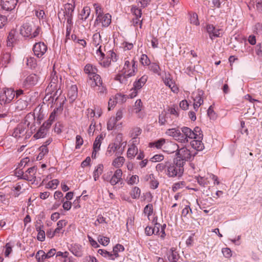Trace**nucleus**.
Masks as SVG:
<instances>
[{"mask_svg": "<svg viewBox=\"0 0 262 262\" xmlns=\"http://www.w3.org/2000/svg\"><path fill=\"white\" fill-rule=\"evenodd\" d=\"M166 174L169 177H181L184 172L183 162H179L175 159L172 162L167 161Z\"/></svg>", "mask_w": 262, "mask_h": 262, "instance_id": "obj_1", "label": "nucleus"}, {"mask_svg": "<svg viewBox=\"0 0 262 262\" xmlns=\"http://www.w3.org/2000/svg\"><path fill=\"white\" fill-rule=\"evenodd\" d=\"M40 32V27L35 26L33 21L24 23L20 30V33L23 36L31 38L37 36Z\"/></svg>", "mask_w": 262, "mask_h": 262, "instance_id": "obj_2", "label": "nucleus"}, {"mask_svg": "<svg viewBox=\"0 0 262 262\" xmlns=\"http://www.w3.org/2000/svg\"><path fill=\"white\" fill-rule=\"evenodd\" d=\"M75 9V6L72 4L67 3L64 5V10L62 12L60 11L58 13L59 19H64L67 20V23H73L72 18L73 16V12Z\"/></svg>", "mask_w": 262, "mask_h": 262, "instance_id": "obj_3", "label": "nucleus"}, {"mask_svg": "<svg viewBox=\"0 0 262 262\" xmlns=\"http://www.w3.org/2000/svg\"><path fill=\"white\" fill-rule=\"evenodd\" d=\"M137 62L134 59H132L131 61L126 58L125 59L124 67L121 70L124 74H126L128 77H132L135 76L136 73L138 71Z\"/></svg>", "mask_w": 262, "mask_h": 262, "instance_id": "obj_4", "label": "nucleus"}, {"mask_svg": "<svg viewBox=\"0 0 262 262\" xmlns=\"http://www.w3.org/2000/svg\"><path fill=\"white\" fill-rule=\"evenodd\" d=\"M32 134V130L29 131L26 125L19 123L14 129L12 136L15 138H20L25 136V139L29 138Z\"/></svg>", "mask_w": 262, "mask_h": 262, "instance_id": "obj_5", "label": "nucleus"}, {"mask_svg": "<svg viewBox=\"0 0 262 262\" xmlns=\"http://www.w3.org/2000/svg\"><path fill=\"white\" fill-rule=\"evenodd\" d=\"M183 134L185 135L184 138H186L185 142H188L187 138L189 139H202L203 135L201 129L199 127H195L194 130H192L187 127H183L181 129Z\"/></svg>", "mask_w": 262, "mask_h": 262, "instance_id": "obj_6", "label": "nucleus"}, {"mask_svg": "<svg viewBox=\"0 0 262 262\" xmlns=\"http://www.w3.org/2000/svg\"><path fill=\"white\" fill-rule=\"evenodd\" d=\"M15 97V92L12 89H4L0 92V103H9Z\"/></svg>", "mask_w": 262, "mask_h": 262, "instance_id": "obj_7", "label": "nucleus"}, {"mask_svg": "<svg viewBox=\"0 0 262 262\" xmlns=\"http://www.w3.org/2000/svg\"><path fill=\"white\" fill-rule=\"evenodd\" d=\"M177 153V158H175L179 162H183V165H184L186 161L190 160L191 157L190 151L186 147H182L178 149Z\"/></svg>", "mask_w": 262, "mask_h": 262, "instance_id": "obj_8", "label": "nucleus"}, {"mask_svg": "<svg viewBox=\"0 0 262 262\" xmlns=\"http://www.w3.org/2000/svg\"><path fill=\"white\" fill-rule=\"evenodd\" d=\"M33 51L35 56L41 58L46 53L47 46L43 42H36L33 46Z\"/></svg>", "mask_w": 262, "mask_h": 262, "instance_id": "obj_9", "label": "nucleus"}, {"mask_svg": "<svg viewBox=\"0 0 262 262\" xmlns=\"http://www.w3.org/2000/svg\"><path fill=\"white\" fill-rule=\"evenodd\" d=\"M37 167L33 166L28 168L25 172H23L21 178L29 181L35 182L36 180L35 174L37 172Z\"/></svg>", "mask_w": 262, "mask_h": 262, "instance_id": "obj_10", "label": "nucleus"}, {"mask_svg": "<svg viewBox=\"0 0 262 262\" xmlns=\"http://www.w3.org/2000/svg\"><path fill=\"white\" fill-rule=\"evenodd\" d=\"M166 134L172 137L176 140L181 142H185L186 138H184L183 135L180 132V130L176 128L168 129L166 131Z\"/></svg>", "mask_w": 262, "mask_h": 262, "instance_id": "obj_11", "label": "nucleus"}, {"mask_svg": "<svg viewBox=\"0 0 262 262\" xmlns=\"http://www.w3.org/2000/svg\"><path fill=\"white\" fill-rule=\"evenodd\" d=\"M111 15L108 13L105 14L101 16L96 17L95 21V25L101 24L102 27H107L111 23Z\"/></svg>", "mask_w": 262, "mask_h": 262, "instance_id": "obj_12", "label": "nucleus"}, {"mask_svg": "<svg viewBox=\"0 0 262 262\" xmlns=\"http://www.w3.org/2000/svg\"><path fill=\"white\" fill-rule=\"evenodd\" d=\"M126 101V97L124 95L118 94L114 97L110 98L108 102V110L110 111L117 103H123Z\"/></svg>", "mask_w": 262, "mask_h": 262, "instance_id": "obj_13", "label": "nucleus"}, {"mask_svg": "<svg viewBox=\"0 0 262 262\" xmlns=\"http://www.w3.org/2000/svg\"><path fill=\"white\" fill-rule=\"evenodd\" d=\"M38 76L35 74L28 76L23 83L24 87L29 88L35 85L38 81Z\"/></svg>", "mask_w": 262, "mask_h": 262, "instance_id": "obj_14", "label": "nucleus"}, {"mask_svg": "<svg viewBox=\"0 0 262 262\" xmlns=\"http://www.w3.org/2000/svg\"><path fill=\"white\" fill-rule=\"evenodd\" d=\"M120 146L114 143H110L108 146L106 155L108 156H112L116 151H117L116 155H121L124 151V149H120Z\"/></svg>", "mask_w": 262, "mask_h": 262, "instance_id": "obj_15", "label": "nucleus"}, {"mask_svg": "<svg viewBox=\"0 0 262 262\" xmlns=\"http://www.w3.org/2000/svg\"><path fill=\"white\" fill-rule=\"evenodd\" d=\"M35 118L34 114L29 113L26 116L24 121L20 123L26 125V127L27 128L30 127L31 130H32V128L35 126Z\"/></svg>", "mask_w": 262, "mask_h": 262, "instance_id": "obj_16", "label": "nucleus"}, {"mask_svg": "<svg viewBox=\"0 0 262 262\" xmlns=\"http://www.w3.org/2000/svg\"><path fill=\"white\" fill-rule=\"evenodd\" d=\"M18 2V0H2V8L7 11L13 10Z\"/></svg>", "mask_w": 262, "mask_h": 262, "instance_id": "obj_17", "label": "nucleus"}, {"mask_svg": "<svg viewBox=\"0 0 262 262\" xmlns=\"http://www.w3.org/2000/svg\"><path fill=\"white\" fill-rule=\"evenodd\" d=\"M178 149L179 146L176 143L166 140L164 147L163 151L167 152L168 154H172L177 151Z\"/></svg>", "mask_w": 262, "mask_h": 262, "instance_id": "obj_18", "label": "nucleus"}, {"mask_svg": "<svg viewBox=\"0 0 262 262\" xmlns=\"http://www.w3.org/2000/svg\"><path fill=\"white\" fill-rule=\"evenodd\" d=\"M122 171L121 169H117L115 172L112 178L109 180L110 183L114 186L119 183L122 180Z\"/></svg>", "mask_w": 262, "mask_h": 262, "instance_id": "obj_19", "label": "nucleus"}, {"mask_svg": "<svg viewBox=\"0 0 262 262\" xmlns=\"http://www.w3.org/2000/svg\"><path fill=\"white\" fill-rule=\"evenodd\" d=\"M206 30L211 39L215 37H219L220 36V30L216 29L213 25H207Z\"/></svg>", "mask_w": 262, "mask_h": 262, "instance_id": "obj_20", "label": "nucleus"}, {"mask_svg": "<svg viewBox=\"0 0 262 262\" xmlns=\"http://www.w3.org/2000/svg\"><path fill=\"white\" fill-rule=\"evenodd\" d=\"M107 57L108 59L106 60H104L101 63L103 64L104 67H108L111 64V61L113 62L117 61L118 59V56L117 54L112 50H110L107 53Z\"/></svg>", "mask_w": 262, "mask_h": 262, "instance_id": "obj_21", "label": "nucleus"}, {"mask_svg": "<svg viewBox=\"0 0 262 262\" xmlns=\"http://www.w3.org/2000/svg\"><path fill=\"white\" fill-rule=\"evenodd\" d=\"M84 71L88 75L89 78L92 80V77L97 74L98 70L95 66L88 63L84 67Z\"/></svg>", "mask_w": 262, "mask_h": 262, "instance_id": "obj_22", "label": "nucleus"}, {"mask_svg": "<svg viewBox=\"0 0 262 262\" xmlns=\"http://www.w3.org/2000/svg\"><path fill=\"white\" fill-rule=\"evenodd\" d=\"M50 127H47L46 124L43 123L40 127L37 133L34 134L33 137L36 139L43 138L45 137Z\"/></svg>", "mask_w": 262, "mask_h": 262, "instance_id": "obj_23", "label": "nucleus"}, {"mask_svg": "<svg viewBox=\"0 0 262 262\" xmlns=\"http://www.w3.org/2000/svg\"><path fill=\"white\" fill-rule=\"evenodd\" d=\"M167 258L169 262H176L179 259V255L175 248H171L167 252Z\"/></svg>", "mask_w": 262, "mask_h": 262, "instance_id": "obj_24", "label": "nucleus"}, {"mask_svg": "<svg viewBox=\"0 0 262 262\" xmlns=\"http://www.w3.org/2000/svg\"><path fill=\"white\" fill-rule=\"evenodd\" d=\"M166 140L163 138H161L154 142H150L149 146L150 147H155L157 149H162L163 150Z\"/></svg>", "mask_w": 262, "mask_h": 262, "instance_id": "obj_25", "label": "nucleus"}, {"mask_svg": "<svg viewBox=\"0 0 262 262\" xmlns=\"http://www.w3.org/2000/svg\"><path fill=\"white\" fill-rule=\"evenodd\" d=\"M58 77L56 73L52 72L51 75L50 82L48 88H51V91L56 90L57 89Z\"/></svg>", "mask_w": 262, "mask_h": 262, "instance_id": "obj_26", "label": "nucleus"}, {"mask_svg": "<svg viewBox=\"0 0 262 262\" xmlns=\"http://www.w3.org/2000/svg\"><path fill=\"white\" fill-rule=\"evenodd\" d=\"M77 88L76 85L71 86L68 91V96L71 101H73L77 97Z\"/></svg>", "mask_w": 262, "mask_h": 262, "instance_id": "obj_27", "label": "nucleus"}, {"mask_svg": "<svg viewBox=\"0 0 262 262\" xmlns=\"http://www.w3.org/2000/svg\"><path fill=\"white\" fill-rule=\"evenodd\" d=\"M148 76L146 75L142 76L137 81H136L134 83V86L136 89H140L145 84L147 81Z\"/></svg>", "mask_w": 262, "mask_h": 262, "instance_id": "obj_28", "label": "nucleus"}, {"mask_svg": "<svg viewBox=\"0 0 262 262\" xmlns=\"http://www.w3.org/2000/svg\"><path fill=\"white\" fill-rule=\"evenodd\" d=\"M194 140L191 142L192 147L197 150H202L204 149V146L202 143V139H194Z\"/></svg>", "mask_w": 262, "mask_h": 262, "instance_id": "obj_29", "label": "nucleus"}, {"mask_svg": "<svg viewBox=\"0 0 262 262\" xmlns=\"http://www.w3.org/2000/svg\"><path fill=\"white\" fill-rule=\"evenodd\" d=\"M203 91L200 90H198L196 92H193L192 93V97L194 102L199 103L200 101V102H201V104H203V100L202 98V96L203 95Z\"/></svg>", "mask_w": 262, "mask_h": 262, "instance_id": "obj_30", "label": "nucleus"}, {"mask_svg": "<svg viewBox=\"0 0 262 262\" xmlns=\"http://www.w3.org/2000/svg\"><path fill=\"white\" fill-rule=\"evenodd\" d=\"M124 250V247L121 244H117L115 247H114L113 250V253H112L113 258V260H114L116 258L119 257V252H123Z\"/></svg>", "mask_w": 262, "mask_h": 262, "instance_id": "obj_31", "label": "nucleus"}, {"mask_svg": "<svg viewBox=\"0 0 262 262\" xmlns=\"http://www.w3.org/2000/svg\"><path fill=\"white\" fill-rule=\"evenodd\" d=\"M57 111L58 108L54 110L50 114L48 120L43 123L47 127H50L53 122L55 120Z\"/></svg>", "mask_w": 262, "mask_h": 262, "instance_id": "obj_32", "label": "nucleus"}, {"mask_svg": "<svg viewBox=\"0 0 262 262\" xmlns=\"http://www.w3.org/2000/svg\"><path fill=\"white\" fill-rule=\"evenodd\" d=\"M138 153V148L134 144L132 145L127 150V156L128 158L133 159Z\"/></svg>", "mask_w": 262, "mask_h": 262, "instance_id": "obj_33", "label": "nucleus"}, {"mask_svg": "<svg viewBox=\"0 0 262 262\" xmlns=\"http://www.w3.org/2000/svg\"><path fill=\"white\" fill-rule=\"evenodd\" d=\"M125 159L123 157L118 156L113 161L112 165L118 169L123 165Z\"/></svg>", "mask_w": 262, "mask_h": 262, "instance_id": "obj_34", "label": "nucleus"}, {"mask_svg": "<svg viewBox=\"0 0 262 262\" xmlns=\"http://www.w3.org/2000/svg\"><path fill=\"white\" fill-rule=\"evenodd\" d=\"M103 170V165L102 164H98L96 167L93 172V177L95 181H96L99 176L102 174Z\"/></svg>", "mask_w": 262, "mask_h": 262, "instance_id": "obj_35", "label": "nucleus"}, {"mask_svg": "<svg viewBox=\"0 0 262 262\" xmlns=\"http://www.w3.org/2000/svg\"><path fill=\"white\" fill-rule=\"evenodd\" d=\"M129 77H128L126 74H124V72L121 71V73L117 75L115 79L119 81L121 83L126 84L127 82V78Z\"/></svg>", "mask_w": 262, "mask_h": 262, "instance_id": "obj_36", "label": "nucleus"}, {"mask_svg": "<svg viewBox=\"0 0 262 262\" xmlns=\"http://www.w3.org/2000/svg\"><path fill=\"white\" fill-rule=\"evenodd\" d=\"M71 251L76 256L81 257L82 255L81 246L79 245H74L71 248Z\"/></svg>", "mask_w": 262, "mask_h": 262, "instance_id": "obj_37", "label": "nucleus"}, {"mask_svg": "<svg viewBox=\"0 0 262 262\" xmlns=\"http://www.w3.org/2000/svg\"><path fill=\"white\" fill-rule=\"evenodd\" d=\"M149 69L153 73L158 74V75H161V69L159 64L155 62H152L148 65Z\"/></svg>", "mask_w": 262, "mask_h": 262, "instance_id": "obj_38", "label": "nucleus"}, {"mask_svg": "<svg viewBox=\"0 0 262 262\" xmlns=\"http://www.w3.org/2000/svg\"><path fill=\"white\" fill-rule=\"evenodd\" d=\"M103 139V136L100 134L98 136L93 143V149L100 150V146L101 144L102 140Z\"/></svg>", "mask_w": 262, "mask_h": 262, "instance_id": "obj_39", "label": "nucleus"}, {"mask_svg": "<svg viewBox=\"0 0 262 262\" xmlns=\"http://www.w3.org/2000/svg\"><path fill=\"white\" fill-rule=\"evenodd\" d=\"M141 129L138 127L132 128L129 132L130 136L133 140L136 139L137 137L141 134Z\"/></svg>", "mask_w": 262, "mask_h": 262, "instance_id": "obj_40", "label": "nucleus"}, {"mask_svg": "<svg viewBox=\"0 0 262 262\" xmlns=\"http://www.w3.org/2000/svg\"><path fill=\"white\" fill-rule=\"evenodd\" d=\"M92 79L93 80V83H92V86H98L100 87V86L102 85V81L100 76L98 74H96L92 77Z\"/></svg>", "mask_w": 262, "mask_h": 262, "instance_id": "obj_41", "label": "nucleus"}, {"mask_svg": "<svg viewBox=\"0 0 262 262\" xmlns=\"http://www.w3.org/2000/svg\"><path fill=\"white\" fill-rule=\"evenodd\" d=\"M39 150L40 152L37 157V160H41L44 156L48 153L49 151L47 147H46V145H42L40 146L39 148Z\"/></svg>", "mask_w": 262, "mask_h": 262, "instance_id": "obj_42", "label": "nucleus"}, {"mask_svg": "<svg viewBox=\"0 0 262 262\" xmlns=\"http://www.w3.org/2000/svg\"><path fill=\"white\" fill-rule=\"evenodd\" d=\"M16 107L18 110H23L26 109L28 105L27 101L19 99L16 102Z\"/></svg>", "mask_w": 262, "mask_h": 262, "instance_id": "obj_43", "label": "nucleus"}, {"mask_svg": "<svg viewBox=\"0 0 262 262\" xmlns=\"http://www.w3.org/2000/svg\"><path fill=\"white\" fill-rule=\"evenodd\" d=\"M117 121L115 120V117H112L108 120L107 123V128L108 130H113L114 129L117 125Z\"/></svg>", "mask_w": 262, "mask_h": 262, "instance_id": "obj_44", "label": "nucleus"}, {"mask_svg": "<svg viewBox=\"0 0 262 262\" xmlns=\"http://www.w3.org/2000/svg\"><path fill=\"white\" fill-rule=\"evenodd\" d=\"M98 253L102 256L103 257L106 258L110 260H113L112 253L107 251L104 249H99L97 251Z\"/></svg>", "mask_w": 262, "mask_h": 262, "instance_id": "obj_45", "label": "nucleus"}, {"mask_svg": "<svg viewBox=\"0 0 262 262\" xmlns=\"http://www.w3.org/2000/svg\"><path fill=\"white\" fill-rule=\"evenodd\" d=\"M91 13V9L89 7H84L81 11V19L85 20L89 16Z\"/></svg>", "mask_w": 262, "mask_h": 262, "instance_id": "obj_46", "label": "nucleus"}, {"mask_svg": "<svg viewBox=\"0 0 262 262\" xmlns=\"http://www.w3.org/2000/svg\"><path fill=\"white\" fill-rule=\"evenodd\" d=\"M167 111L170 114L176 117H178L179 116V108L176 105H173L169 107Z\"/></svg>", "mask_w": 262, "mask_h": 262, "instance_id": "obj_47", "label": "nucleus"}, {"mask_svg": "<svg viewBox=\"0 0 262 262\" xmlns=\"http://www.w3.org/2000/svg\"><path fill=\"white\" fill-rule=\"evenodd\" d=\"M144 213L147 215L148 219L149 216L152 215L153 213V205L152 204H148L145 206L143 210Z\"/></svg>", "mask_w": 262, "mask_h": 262, "instance_id": "obj_48", "label": "nucleus"}, {"mask_svg": "<svg viewBox=\"0 0 262 262\" xmlns=\"http://www.w3.org/2000/svg\"><path fill=\"white\" fill-rule=\"evenodd\" d=\"M101 42V35L99 33H95L93 36V45L95 47L99 46Z\"/></svg>", "mask_w": 262, "mask_h": 262, "instance_id": "obj_49", "label": "nucleus"}, {"mask_svg": "<svg viewBox=\"0 0 262 262\" xmlns=\"http://www.w3.org/2000/svg\"><path fill=\"white\" fill-rule=\"evenodd\" d=\"M141 194V190L139 187H135L133 188L130 195L133 199H138Z\"/></svg>", "mask_w": 262, "mask_h": 262, "instance_id": "obj_50", "label": "nucleus"}, {"mask_svg": "<svg viewBox=\"0 0 262 262\" xmlns=\"http://www.w3.org/2000/svg\"><path fill=\"white\" fill-rule=\"evenodd\" d=\"M190 23L195 26H199L200 25L199 21L198 20V16L196 13H193L190 14L189 18Z\"/></svg>", "mask_w": 262, "mask_h": 262, "instance_id": "obj_51", "label": "nucleus"}, {"mask_svg": "<svg viewBox=\"0 0 262 262\" xmlns=\"http://www.w3.org/2000/svg\"><path fill=\"white\" fill-rule=\"evenodd\" d=\"M167 161L164 163H161L158 164L156 166V169L158 172H162L165 171L166 173V170H167Z\"/></svg>", "mask_w": 262, "mask_h": 262, "instance_id": "obj_52", "label": "nucleus"}, {"mask_svg": "<svg viewBox=\"0 0 262 262\" xmlns=\"http://www.w3.org/2000/svg\"><path fill=\"white\" fill-rule=\"evenodd\" d=\"M26 64L29 68H34L36 66V60L33 57H27Z\"/></svg>", "mask_w": 262, "mask_h": 262, "instance_id": "obj_53", "label": "nucleus"}, {"mask_svg": "<svg viewBox=\"0 0 262 262\" xmlns=\"http://www.w3.org/2000/svg\"><path fill=\"white\" fill-rule=\"evenodd\" d=\"M15 31H11L9 32L7 37V45L8 47H11L14 40Z\"/></svg>", "mask_w": 262, "mask_h": 262, "instance_id": "obj_54", "label": "nucleus"}, {"mask_svg": "<svg viewBox=\"0 0 262 262\" xmlns=\"http://www.w3.org/2000/svg\"><path fill=\"white\" fill-rule=\"evenodd\" d=\"M97 239L98 242L104 246H106L110 243V238L107 237L99 235Z\"/></svg>", "mask_w": 262, "mask_h": 262, "instance_id": "obj_55", "label": "nucleus"}, {"mask_svg": "<svg viewBox=\"0 0 262 262\" xmlns=\"http://www.w3.org/2000/svg\"><path fill=\"white\" fill-rule=\"evenodd\" d=\"M139 182V179L138 176L137 175H133L127 180V183L129 185H133L138 184Z\"/></svg>", "mask_w": 262, "mask_h": 262, "instance_id": "obj_56", "label": "nucleus"}, {"mask_svg": "<svg viewBox=\"0 0 262 262\" xmlns=\"http://www.w3.org/2000/svg\"><path fill=\"white\" fill-rule=\"evenodd\" d=\"M122 141L123 135L119 133L116 135L114 143L117 144L121 147V146L124 144V142H123Z\"/></svg>", "mask_w": 262, "mask_h": 262, "instance_id": "obj_57", "label": "nucleus"}, {"mask_svg": "<svg viewBox=\"0 0 262 262\" xmlns=\"http://www.w3.org/2000/svg\"><path fill=\"white\" fill-rule=\"evenodd\" d=\"M59 181L57 179H54L47 184L46 187L50 189H55L59 184Z\"/></svg>", "mask_w": 262, "mask_h": 262, "instance_id": "obj_58", "label": "nucleus"}, {"mask_svg": "<svg viewBox=\"0 0 262 262\" xmlns=\"http://www.w3.org/2000/svg\"><path fill=\"white\" fill-rule=\"evenodd\" d=\"M149 178L150 180V187L152 189H156L158 187L159 182L157 180H156L154 178V175L153 174H150L149 175Z\"/></svg>", "mask_w": 262, "mask_h": 262, "instance_id": "obj_59", "label": "nucleus"}, {"mask_svg": "<svg viewBox=\"0 0 262 262\" xmlns=\"http://www.w3.org/2000/svg\"><path fill=\"white\" fill-rule=\"evenodd\" d=\"M93 6L95 10V13L97 17L101 16L104 15L103 10L99 4H94Z\"/></svg>", "mask_w": 262, "mask_h": 262, "instance_id": "obj_60", "label": "nucleus"}, {"mask_svg": "<svg viewBox=\"0 0 262 262\" xmlns=\"http://www.w3.org/2000/svg\"><path fill=\"white\" fill-rule=\"evenodd\" d=\"M131 12L134 15L135 17H141L142 11L141 10L136 6H133L131 9Z\"/></svg>", "mask_w": 262, "mask_h": 262, "instance_id": "obj_61", "label": "nucleus"}, {"mask_svg": "<svg viewBox=\"0 0 262 262\" xmlns=\"http://www.w3.org/2000/svg\"><path fill=\"white\" fill-rule=\"evenodd\" d=\"M142 108V102L141 99H138L135 103L134 110L136 113L140 112Z\"/></svg>", "mask_w": 262, "mask_h": 262, "instance_id": "obj_62", "label": "nucleus"}, {"mask_svg": "<svg viewBox=\"0 0 262 262\" xmlns=\"http://www.w3.org/2000/svg\"><path fill=\"white\" fill-rule=\"evenodd\" d=\"M141 17H135L133 18L132 23L134 27H137L138 25H139L140 28H141L142 25V20L140 19Z\"/></svg>", "mask_w": 262, "mask_h": 262, "instance_id": "obj_63", "label": "nucleus"}, {"mask_svg": "<svg viewBox=\"0 0 262 262\" xmlns=\"http://www.w3.org/2000/svg\"><path fill=\"white\" fill-rule=\"evenodd\" d=\"M140 62L143 66H148L150 63V60L145 54H142L140 58Z\"/></svg>", "mask_w": 262, "mask_h": 262, "instance_id": "obj_64", "label": "nucleus"}]
</instances>
